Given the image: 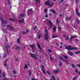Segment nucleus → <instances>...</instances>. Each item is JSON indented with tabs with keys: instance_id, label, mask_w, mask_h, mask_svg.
Masks as SVG:
<instances>
[{
	"instance_id": "f257e3e1",
	"label": "nucleus",
	"mask_w": 80,
	"mask_h": 80,
	"mask_svg": "<svg viewBox=\"0 0 80 80\" xmlns=\"http://www.w3.org/2000/svg\"><path fill=\"white\" fill-rule=\"evenodd\" d=\"M66 49L68 50H77L78 49L77 47L72 48V46L69 45L68 47H66Z\"/></svg>"
},
{
	"instance_id": "f03ea898",
	"label": "nucleus",
	"mask_w": 80,
	"mask_h": 80,
	"mask_svg": "<svg viewBox=\"0 0 80 80\" xmlns=\"http://www.w3.org/2000/svg\"><path fill=\"white\" fill-rule=\"evenodd\" d=\"M45 32L46 34L44 36V40L46 41H48V38L49 37V34L48 33H47V30H45Z\"/></svg>"
},
{
	"instance_id": "7ed1b4c3",
	"label": "nucleus",
	"mask_w": 80,
	"mask_h": 80,
	"mask_svg": "<svg viewBox=\"0 0 80 80\" xmlns=\"http://www.w3.org/2000/svg\"><path fill=\"white\" fill-rule=\"evenodd\" d=\"M50 1L49 0H48L44 4L45 5H47L48 6H49L50 7H53V3H52V4H50Z\"/></svg>"
},
{
	"instance_id": "20e7f679",
	"label": "nucleus",
	"mask_w": 80,
	"mask_h": 80,
	"mask_svg": "<svg viewBox=\"0 0 80 80\" xmlns=\"http://www.w3.org/2000/svg\"><path fill=\"white\" fill-rule=\"evenodd\" d=\"M28 15L30 16V15H32V13H33V9L31 8L28 10L27 11Z\"/></svg>"
},
{
	"instance_id": "39448f33",
	"label": "nucleus",
	"mask_w": 80,
	"mask_h": 80,
	"mask_svg": "<svg viewBox=\"0 0 80 80\" xmlns=\"http://www.w3.org/2000/svg\"><path fill=\"white\" fill-rule=\"evenodd\" d=\"M30 56L32 58H34V60H37L38 59V58H37V57L35 56H36V55L35 54H30Z\"/></svg>"
},
{
	"instance_id": "423d86ee",
	"label": "nucleus",
	"mask_w": 80,
	"mask_h": 80,
	"mask_svg": "<svg viewBox=\"0 0 80 80\" xmlns=\"http://www.w3.org/2000/svg\"><path fill=\"white\" fill-rule=\"evenodd\" d=\"M76 14L78 16L80 17V13H79L78 12V8L77 7H76Z\"/></svg>"
},
{
	"instance_id": "0eeeda50",
	"label": "nucleus",
	"mask_w": 80,
	"mask_h": 80,
	"mask_svg": "<svg viewBox=\"0 0 80 80\" xmlns=\"http://www.w3.org/2000/svg\"><path fill=\"white\" fill-rule=\"evenodd\" d=\"M7 27H9V28H10V30H13L14 29L13 27H12L10 25H7Z\"/></svg>"
},
{
	"instance_id": "6e6552de",
	"label": "nucleus",
	"mask_w": 80,
	"mask_h": 80,
	"mask_svg": "<svg viewBox=\"0 0 80 80\" xmlns=\"http://www.w3.org/2000/svg\"><path fill=\"white\" fill-rule=\"evenodd\" d=\"M60 72V70L57 69L56 70L54 71V73L55 74L58 73H59Z\"/></svg>"
},
{
	"instance_id": "1a4fd4ad",
	"label": "nucleus",
	"mask_w": 80,
	"mask_h": 80,
	"mask_svg": "<svg viewBox=\"0 0 80 80\" xmlns=\"http://www.w3.org/2000/svg\"><path fill=\"white\" fill-rule=\"evenodd\" d=\"M30 47L32 48V50H33L35 48V45L34 44L30 45Z\"/></svg>"
},
{
	"instance_id": "9d476101",
	"label": "nucleus",
	"mask_w": 80,
	"mask_h": 80,
	"mask_svg": "<svg viewBox=\"0 0 80 80\" xmlns=\"http://www.w3.org/2000/svg\"><path fill=\"white\" fill-rule=\"evenodd\" d=\"M76 37H77V35H75L74 36H72L71 38L70 41H69L70 42H72V39H73V38Z\"/></svg>"
},
{
	"instance_id": "9b49d317",
	"label": "nucleus",
	"mask_w": 80,
	"mask_h": 80,
	"mask_svg": "<svg viewBox=\"0 0 80 80\" xmlns=\"http://www.w3.org/2000/svg\"><path fill=\"white\" fill-rule=\"evenodd\" d=\"M37 46H38V49H39V50H41V51H42V48H41V47H40V44H39L38 43V44H37Z\"/></svg>"
},
{
	"instance_id": "f8f14e48",
	"label": "nucleus",
	"mask_w": 80,
	"mask_h": 80,
	"mask_svg": "<svg viewBox=\"0 0 80 80\" xmlns=\"http://www.w3.org/2000/svg\"><path fill=\"white\" fill-rule=\"evenodd\" d=\"M8 48H10V46H9V45H8V44L7 45H5V49H8Z\"/></svg>"
},
{
	"instance_id": "ddd939ff",
	"label": "nucleus",
	"mask_w": 80,
	"mask_h": 80,
	"mask_svg": "<svg viewBox=\"0 0 80 80\" xmlns=\"http://www.w3.org/2000/svg\"><path fill=\"white\" fill-rule=\"evenodd\" d=\"M19 22H20V23H23V22H24V18H22L21 19V20H19Z\"/></svg>"
},
{
	"instance_id": "4468645a",
	"label": "nucleus",
	"mask_w": 80,
	"mask_h": 80,
	"mask_svg": "<svg viewBox=\"0 0 80 80\" xmlns=\"http://www.w3.org/2000/svg\"><path fill=\"white\" fill-rule=\"evenodd\" d=\"M2 30L5 33H7V29H4L3 28L2 29Z\"/></svg>"
},
{
	"instance_id": "2eb2a0df",
	"label": "nucleus",
	"mask_w": 80,
	"mask_h": 80,
	"mask_svg": "<svg viewBox=\"0 0 80 80\" xmlns=\"http://www.w3.org/2000/svg\"><path fill=\"white\" fill-rule=\"evenodd\" d=\"M58 36V35H53V34H52V38H56V37H57Z\"/></svg>"
},
{
	"instance_id": "dca6fc26",
	"label": "nucleus",
	"mask_w": 80,
	"mask_h": 80,
	"mask_svg": "<svg viewBox=\"0 0 80 80\" xmlns=\"http://www.w3.org/2000/svg\"><path fill=\"white\" fill-rule=\"evenodd\" d=\"M68 54L70 55V56H73V53L72 52H70V51H68Z\"/></svg>"
},
{
	"instance_id": "f3484780",
	"label": "nucleus",
	"mask_w": 80,
	"mask_h": 80,
	"mask_svg": "<svg viewBox=\"0 0 80 80\" xmlns=\"http://www.w3.org/2000/svg\"><path fill=\"white\" fill-rule=\"evenodd\" d=\"M49 23L50 25V28H52V22H51V21H50L49 22Z\"/></svg>"
},
{
	"instance_id": "a211bd4d",
	"label": "nucleus",
	"mask_w": 80,
	"mask_h": 80,
	"mask_svg": "<svg viewBox=\"0 0 80 80\" xmlns=\"http://www.w3.org/2000/svg\"><path fill=\"white\" fill-rule=\"evenodd\" d=\"M15 49L16 50H20V49H21V47L17 46L16 47Z\"/></svg>"
},
{
	"instance_id": "6ab92c4d",
	"label": "nucleus",
	"mask_w": 80,
	"mask_h": 80,
	"mask_svg": "<svg viewBox=\"0 0 80 80\" xmlns=\"http://www.w3.org/2000/svg\"><path fill=\"white\" fill-rule=\"evenodd\" d=\"M62 57H64V58H66V59H68V57H67V56H66V55H62Z\"/></svg>"
},
{
	"instance_id": "aec40b11",
	"label": "nucleus",
	"mask_w": 80,
	"mask_h": 80,
	"mask_svg": "<svg viewBox=\"0 0 80 80\" xmlns=\"http://www.w3.org/2000/svg\"><path fill=\"white\" fill-rule=\"evenodd\" d=\"M22 35H25L26 34H27V32L23 31L22 32Z\"/></svg>"
},
{
	"instance_id": "412c9836",
	"label": "nucleus",
	"mask_w": 80,
	"mask_h": 80,
	"mask_svg": "<svg viewBox=\"0 0 80 80\" xmlns=\"http://www.w3.org/2000/svg\"><path fill=\"white\" fill-rule=\"evenodd\" d=\"M2 22L3 23H4V24H7V23H8L7 21L5 20L3 21Z\"/></svg>"
},
{
	"instance_id": "4be33fe9",
	"label": "nucleus",
	"mask_w": 80,
	"mask_h": 80,
	"mask_svg": "<svg viewBox=\"0 0 80 80\" xmlns=\"http://www.w3.org/2000/svg\"><path fill=\"white\" fill-rule=\"evenodd\" d=\"M20 38H18L17 40V42L18 43V44H20Z\"/></svg>"
},
{
	"instance_id": "5701e85b",
	"label": "nucleus",
	"mask_w": 80,
	"mask_h": 80,
	"mask_svg": "<svg viewBox=\"0 0 80 80\" xmlns=\"http://www.w3.org/2000/svg\"><path fill=\"white\" fill-rule=\"evenodd\" d=\"M53 32H56V27H53Z\"/></svg>"
},
{
	"instance_id": "b1692460",
	"label": "nucleus",
	"mask_w": 80,
	"mask_h": 80,
	"mask_svg": "<svg viewBox=\"0 0 80 80\" xmlns=\"http://www.w3.org/2000/svg\"><path fill=\"white\" fill-rule=\"evenodd\" d=\"M52 12L54 14H56V12H55L54 10L52 9L51 10Z\"/></svg>"
},
{
	"instance_id": "393cba45",
	"label": "nucleus",
	"mask_w": 80,
	"mask_h": 80,
	"mask_svg": "<svg viewBox=\"0 0 80 80\" xmlns=\"http://www.w3.org/2000/svg\"><path fill=\"white\" fill-rule=\"evenodd\" d=\"M20 16L21 17H25V14L22 13L20 15Z\"/></svg>"
},
{
	"instance_id": "a878e982",
	"label": "nucleus",
	"mask_w": 80,
	"mask_h": 80,
	"mask_svg": "<svg viewBox=\"0 0 80 80\" xmlns=\"http://www.w3.org/2000/svg\"><path fill=\"white\" fill-rule=\"evenodd\" d=\"M63 61H65V62H66V64H69V62H68L67 60L66 59L63 60Z\"/></svg>"
},
{
	"instance_id": "bb28decb",
	"label": "nucleus",
	"mask_w": 80,
	"mask_h": 80,
	"mask_svg": "<svg viewBox=\"0 0 80 80\" xmlns=\"http://www.w3.org/2000/svg\"><path fill=\"white\" fill-rule=\"evenodd\" d=\"M71 67L73 68H75V65L73 64H72L71 65Z\"/></svg>"
},
{
	"instance_id": "cd10ccee",
	"label": "nucleus",
	"mask_w": 80,
	"mask_h": 80,
	"mask_svg": "<svg viewBox=\"0 0 80 80\" xmlns=\"http://www.w3.org/2000/svg\"><path fill=\"white\" fill-rule=\"evenodd\" d=\"M59 58H60V60H63V58L61 56L59 57Z\"/></svg>"
},
{
	"instance_id": "c85d7f7f",
	"label": "nucleus",
	"mask_w": 80,
	"mask_h": 80,
	"mask_svg": "<svg viewBox=\"0 0 80 80\" xmlns=\"http://www.w3.org/2000/svg\"><path fill=\"white\" fill-rule=\"evenodd\" d=\"M42 72H43V73H44V74H46V72H45V70L43 69H42Z\"/></svg>"
},
{
	"instance_id": "c756f323",
	"label": "nucleus",
	"mask_w": 80,
	"mask_h": 80,
	"mask_svg": "<svg viewBox=\"0 0 80 80\" xmlns=\"http://www.w3.org/2000/svg\"><path fill=\"white\" fill-rule=\"evenodd\" d=\"M41 38V34H39L38 35V39H40Z\"/></svg>"
},
{
	"instance_id": "7c9ffc66",
	"label": "nucleus",
	"mask_w": 80,
	"mask_h": 80,
	"mask_svg": "<svg viewBox=\"0 0 80 80\" xmlns=\"http://www.w3.org/2000/svg\"><path fill=\"white\" fill-rule=\"evenodd\" d=\"M59 65L60 67H61L62 65V62H59Z\"/></svg>"
},
{
	"instance_id": "2f4dec72",
	"label": "nucleus",
	"mask_w": 80,
	"mask_h": 80,
	"mask_svg": "<svg viewBox=\"0 0 80 80\" xmlns=\"http://www.w3.org/2000/svg\"><path fill=\"white\" fill-rule=\"evenodd\" d=\"M80 53V51H78V52H75V54H79V53Z\"/></svg>"
},
{
	"instance_id": "473e14b6",
	"label": "nucleus",
	"mask_w": 80,
	"mask_h": 80,
	"mask_svg": "<svg viewBox=\"0 0 80 80\" xmlns=\"http://www.w3.org/2000/svg\"><path fill=\"white\" fill-rule=\"evenodd\" d=\"M76 22L78 24H79V23H80V22H79V20H78V19L76 20Z\"/></svg>"
},
{
	"instance_id": "72a5a7b5",
	"label": "nucleus",
	"mask_w": 80,
	"mask_h": 80,
	"mask_svg": "<svg viewBox=\"0 0 80 80\" xmlns=\"http://www.w3.org/2000/svg\"><path fill=\"white\" fill-rule=\"evenodd\" d=\"M8 2V4L9 5H10V0H7Z\"/></svg>"
},
{
	"instance_id": "f704fd0d",
	"label": "nucleus",
	"mask_w": 80,
	"mask_h": 80,
	"mask_svg": "<svg viewBox=\"0 0 80 80\" xmlns=\"http://www.w3.org/2000/svg\"><path fill=\"white\" fill-rule=\"evenodd\" d=\"M9 20L11 22H15V20L12 18L10 19Z\"/></svg>"
},
{
	"instance_id": "c9c22d12",
	"label": "nucleus",
	"mask_w": 80,
	"mask_h": 80,
	"mask_svg": "<svg viewBox=\"0 0 80 80\" xmlns=\"http://www.w3.org/2000/svg\"><path fill=\"white\" fill-rule=\"evenodd\" d=\"M0 20L1 22H2L3 21V18L1 17L0 18Z\"/></svg>"
},
{
	"instance_id": "e433bc0d",
	"label": "nucleus",
	"mask_w": 80,
	"mask_h": 80,
	"mask_svg": "<svg viewBox=\"0 0 80 80\" xmlns=\"http://www.w3.org/2000/svg\"><path fill=\"white\" fill-rule=\"evenodd\" d=\"M6 53H7L8 54L9 53V52H8V49H6Z\"/></svg>"
},
{
	"instance_id": "4c0bfd02",
	"label": "nucleus",
	"mask_w": 80,
	"mask_h": 80,
	"mask_svg": "<svg viewBox=\"0 0 80 80\" xmlns=\"http://www.w3.org/2000/svg\"><path fill=\"white\" fill-rule=\"evenodd\" d=\"M68 39H69V37H67L66 38V40L67 41V40H68Z\"/></svg>"
},
{
	"instance_id": "58836bf2",
	"label": "nucleus",
	"mask_w": 80,
	"mask_h": 80,
	"mask_svg": "<svg viewBox=\"0 0 80 80\" xmlns=\"http://www.w3.org/2000/svg\"><path fill=\"white\" fill-rule=\"evenodd\" d=\"M37 28V27H34L32 29L34 30H36Z\"/></svg>"
},
{
	"instance_id": "ea45409f",
	"label": "nucleus",
	"mask_w": 80,
	"mask_h": 80,
	"mask_svg": "<svg viewBox=\"0 0 80 80\" xmlns=\"http://www.w3.org/2000/svg\"><path fill=\"white\" fill-rule=\"evenodd\" d=\"M51 78H52V79H53V80H55V77H53V76H51Z\"/></svg>"
},
{
	"instance_id": "a19ab883",
	"label": "nucleus",
	"mask_w": 80,
	"mask_h": 80,
	"mask_svg": "<svg viewBox=\"0 0 80 80\" xmlns=\"http://www.w3.org/2000/svg\"><path fill=\"white\" fill-rule=\"evenodd\" d=\"M28 68V66L26 64L24 66V68Z\"/></svg>"
},
{
	"instance_id": "79ce46f5",
	"label": "nucleus",
	"mask_w": 80,
	"mask_h": 80,
	"mask_svg": "<svg viewBox=\"0 0 80 80\" xmlns=\"http://www.w3.org/2000/svg\"><path fill=\"white\" fill-rule=\"evenodd\" d=\"M32 75V72H31V71H29V75Z\"/></svg>"
},
{
	"instance_id": "37998d69",
	"label": "nucleus",
	"mask_w": 80,
	"mask_h": 80,
	"mask_svg": "<svg viewBox=\"0 0 80 80\" xmlns=\"http://www.w3.org/2000/svg\"><path fill=\"white\" fill-rule=\"evenodd\" d=\"M2 75L3 77H5V73H3L2 74Z\"/></svg>"
},
{
	"instance_id": "c03bdc74",
	"label": "nucleus",
	"mask_w": 80,
	"mask_h": 80,
	"mask_svg": "<svg viewBox=\"0 0 80 80\" xmlns=\"http://www.w3.org/2000/svg\"><path fill=\"white\" fill-rule=\"evenodd\" d=\"M50 60H53V59H52V56H50Z\"/></svg>"
},
{
	"instance_id": "a18cd8bd",
	"label": "nucleus",
	"mask_w": 80,
	"mask_h": 80,
	"mask_svg": "<svg viewBox=\"0 0 80 80\" xmlns=\"http://www.w3.org/2000/svg\"><path fill=\"white\" fill-rule=\"evenodd\" d=\"M13 73H14V74H16V71H15V70H13Z\"/></svg>"
},
{
	"instance_id": "49530a36",
	"label": "nucleus",
	"mask_w": 80,
	"mask_h": 80,
	"mask_svg": "<svg viewBox=\"0 0 80 80\" xmlns=\"http://www.w3.org/2000/svg\"><path fill=\"white\" fill-rule=\"evenodd\" d=\"M56 23H59V22L58 21V18L57 19L56 21Z\"/></svg>"
},
{
	"instance_id": "de8ad7c7",
	"label": "nucleus",
	"mask_w": 80,
	"mask_h": 80,
	"mask_svg": "<svg viewBox=\"0 0 80 80\" xmlns=\"http://www.w3.org/2000/svg\"><path fill=\"white\" fill-rule=\"evenodd\" d=\"M72 18V17H70L68 19V21H69V20H70V19Z\"/></svg>"
},
{
	"instance_id": "09e8293b",
	"label": "nucleus",
	"mask_w": 80,
	"mask_h": 80,
	"mask_svg": "<svg viewBox=\"0 0 80 80\" xmlns=\"http://www.w3.org/2000/svg\"><path fill=\"white\" fill-rule=\"evenodd\" d=\"M77 67H79V68H80V64H77Z\"/></svg>"
},
{
	"instance_id": "8fccbe9b",
	"label": "nucleus",
	"mask_w": 80,
	"mask_h": 80,
	"mask_svg": "<svg viewBox=\"0 0 80 80\" xmlns=\"http://www.w3.org/2000/svg\"><path fill=\"white\" fill-rule=\"evenodd\" d=\"M47 73H48V75H50V73L49 71H47Z\"/></svg>"
},
{
	"instance_id": "3c124183",
	"label": "nucleus",
	"mask_w": 80,
	"mask_h": 80,
	"mask_svg": "<svg viewBox=\"0 0 80 80\" xmlns=\"http://www.w3.org/2000/svg\"><path fill=\"white\" fill-rule=\"evenodd\" d=\"M44 12L46 13L47 12V9H45L44 10Z\"/></svg>"
},
{
	"instance_id": "603ef678",
	"label": "nucleus",
	"mask_w": 80,
	"mask_h": 80,
	"mask_svg": "<svg viewBox=\"0 0 80 80\" xmlns=\"http://www.w3.org/2000/svg\"><path fill=\"white\" fill-rule=\"evenodd\" d=\"M48 52H52V50H50V49H48Z\"/></svg>"
},
{
	"instance_id": "864d4df0",
	"label": "nucleus",
	"mask_w": 80,
	"mask_h": 80,
	"mask_svg": "<svg viewBox=\"0 0 80 80\" xmlns=\"http://www.w3.org/2000/svg\"><path fill=\"white\" fill-rule=\"evenodd\" d=\"M32 80H38V79H35L34 78H32Z\"/></svg>"
},
{
	"instance_id": "5fc2aeb1",
	"label": "nucleus",
	"mask_w": 80,
	"mask_h": 80,
	"mask_svg": "<svg viewBox=\"0 0 80 80\" xmlns=\"http://www.w3.org/2000/svg\"><path fill=\"white\" fill-rule=\"evenodd\" d=\"M63 37H64L65 38H66V37H67L66 35H63Z\"/></svg>"
},
{
	"instance_id": "6e6d98bb",
	"label": "nucleus",
	"mask_w": 80,
	"mask_h": 80,
	"mask_svg": "<svg viewBox=\"0 0 80 80\" xmlns=\"http://www.w3.org/2000/svg\"><path fill=\"white\" fill-rule=\"evenodd\" d=\"M3 80H8L7 79V78H3Z\"/></svg>"
},
{
	"instance_id": "4d7b16f0",
	"label": "nucleus",
	"mask_w": 80,
	"mask_h": 80,
	"mask_svg": "<svg viewBox=\"0 0 80 80\" xmlns=\"http://www.w3.org/2000/svg\"><path fill=\"white\" fill-rule=\"evenodd\" d=\"M58 30H60V31H61V28L60 27H58Z\"/></svg>"
},
{
	"instance_id": "13d9d810",
	"label": "nucleus",
	"mask_w": 80,
	"mask_h": 80,
	"mask_svg": "<svg viewBox=\"0 0 80 80\" xmlns=\"http://www.w3.org/2000/svg\"><path fill=\"white\" fill-rule=\"evenodd\" d=\"M36 1H37V2H39V3H40V0H36Z\"/></svg>"
},
{
	"instance_id": "bf43d9fd",
	"label": "nucleus",
	"mask_w": 80,
	"mask_h": 80,
	"mask_svg": "<svg viewBox=\"0 0 80 80\" xmlns=\"http://www.w3.org/2000/svg\"><path fill=\"white\" fill-rule=\"evenodd\" d=\"M45 17H46V18H48V15H46L45 16Z\"/></svg>"
},
{
	"instance_id": "052dcab7",
	"label": "nucleus",
	"mask_w": 80,
	"mask_h": 80,
	"mask_svg": "<svg viewBox=\"0 0 80 80\" xmlns=\"http://www.w3.org/2000/svg\"><path fill=\"white\" fill-rule=\"evenodd\" d=\"M4 67H6L7 66V64L5 63L4 64Z\"/></svg>"
},
{
	"instance_id": "680f3d73",
	"label": "nucleus",
	"mask_w": 80,
	"mask_h": 80,
	"mask_svg": "<svg viewBox=\"0 0 80 80\" xmlns=\"http://www.w3.org/2000/svg\"><path fill=\"white\" fill-rule=\"evenodd\" d=\"M4 57H7V54H5L4 56Z\"/></svg>"
},
{
	"instance_id": "e2e57ef3",
	"label": "nucleus",
	"mask_w": 80,
	"mask_h": 80,
	"mask_svg": "<svg viewBox=\"0 0 80 80\" xmlns=\"http://www.w3.org/2000/svg\"><path fill=\"white\" fill-rule=\"evenodd\" d=\"M12 17H14V14H13V13H12Z\"/></svg>"
},
{
	"instance_id": "0e129e2a",
	"label": "nucleus",
	"mask_w": 80,
	"mask_h": 80,
	"mask_svg": "<svg viewBox=\"0 0 80 80\" xmlns=\"http://www.w3.org/2000/svg\"><path fill=\"white\" fill-rule=\"evenodd\" d=\"M64 1V0H61L60 1V2H63V1Z\"/></svg>"
},
{
	"instance_id": "69168bd1",
	"label": "nucleus",
	"mask_w": 80,
	"mask_h": 80,
	"mask_svg": "<svg viewBox=\"0 0 80 80\" xmlns=\"http://www.w3.org/2000/svg\"><path fill=\"white\" fill-rule=\"evenodd\" d=\"M59 17H62V15L61 14H59Z\"/></svg>"
},
{
	"instance_id": "338daca9",
	"label": "nucleus",
	"mask_w": 80,
	"mask_h": 80,
	"mask_svg": "<svg viewBox=\"0 0 80 80\" xmlns=\"http://www.w3.org/2000/svg\"><path fill=\"white\" fill-rule=\"evenodd\" d=\"M16 61L17 62H18V58H17L15 59Z\"/></svg>"
},
{
	"instance_id": "774afa93",
	"label": "nucleus",
	"mask_w": 80,
	"mask_h": 80,
	"mask_svg": "<svg viewBox=\"0 0 80 80\" xmlns=\"http://www.w3.org/2000/svg\"><path fill=\"white\" fill-rule=\"evenodd\" d=\"M32 52H35V51L34 50V49H32Z\"/></svg>"
}]
</instances>
